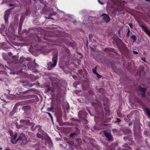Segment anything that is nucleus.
<instances>
[{
    "label": "nucleus",
    "instance_id": "obj_20",
    "mask_svg": "<svg viewBox=\"0 0 150 150\" xmlns=\"http://www.w3.org/2000/svg\"><path fill=\"white\" fill-rule=\"evenodd\" d=\"M112 68L114 71L117 74H118V71H121V69H116L115 68H114V67H112Z\"/></svg>",
    "mask_w": 150,
    "mask_h": 150
},
{
    "label": "nucleus",
    "instance_id": "obj_38",
    "mask_svg": "<svg viewBox=\"0 0 150 150\" xmlns=\"http://www.w3.org/2000/svg\"><path fill=\"white\" fill-rule=\"evenodd\" d=\"M34 66H35V69L36 67H38L39 66V65L36 63H35V64H34Z\"/></svg>",
    "mask_w": 150,
    "mask_h": 150
},
{
    "label": "nucleus",
    "instance_id": "obj_47",
    "mask_svg": "<svg viewBox=\"0 0 150 150\" xmlns=\"http://www.w3.org/2000/svg\"><path fill=\"white\" fill-rule=\"evenodd\" d=\"M50 90H51L50 88H48L47 90V91L48 92L50 91Z\"/></svg>",
    "mask_w": 150,
    "mask_h": 150
},
{
    "label": "nucleus",
    "instance_id": "obj_12",
    "mask_svg": "<svg viewBox=\"0 0 150 150\" xmlns=\"http://www.w3.org/2000/svg\"><path fill=\"white\" fill-rule=\"evenodd\" d=\"M85 22V21H83V22L82 23L83 24V25H82V26H84V27H85L87 28H89L90 27V26H92L93 24L92 21H91V22L89 24V23L86 24Z\"/></svg>",
    "mask_w": 150,
    "mask_h": 150
},
{
    "label": "nucleus",
    "instance_id": "obj_28",
    "mask_svg": "<svg viewBox=\"0 0 150 150\" xmlns=\"http://www.w3.org/2000/svg\"><path fill=\"white\" fill-rule=\"evenodd\" d=\"M46 113L48 115L49 117L50 118L52 121L53 122V117L52 116L51 114L48 112H46Z\"/></svg>",
    "mask_w": 150,
    "mask_h": 150
},
{
    "label": "nucleus",
    "instance_id": "obj_19",
    "mask_svg": "<svg viewBox=\"0 0 150 150\" xmlns=\"http://www.w3.org/2000/svg\"><path fill=\"white\" fill-rule=\"evenodd\" d=\"M93 58H94V59L97 61H99V60L100 59V56L98 54L97 56H96L95 55L93 56Z\"/></svg>",
    "mask_w": 150,
    "mask_h": 150
},
{
    "label": "nucleus",
    "instance_id": "obj_24",
    "mask_svg": "<svg viewBox=\"0 0 150 150\" xmlns=\"http://www.w3.org/2000/svg\"><path fill=\"white\" fill-rule=\"evenodd\" d=\"M128 31L127 34V37L128 38L129 37V33H130V29L129 27L128 28Z\"/></svg>",
    "mask_w": 150,
    "mask_h": 150
},
{
    "label": "nucleus",
    "instance_id": "obj_60",
    "mask_svg": "<svg viewBox=\"0 0 150 150\" xmlns=\"http://www.w3.org/2000/svg\"><path fill=\"white\" fill-rule=\"evenodd\" d=\"M81 111H79V114H80V113H81Z\"/></svg>",
    "mask_w": 150,
    "mask_h": 150
},
{
    "label": "nucleus",
    "instance_id": "obj_36",
    "mask_svg": "<svg viewBox=\"0 0 150 150\" xmlns=\"http://www.w3.org/2000/svg\"><path fill=\"white\" fill-rule=\"evenodd\" d=\"M96 75L97 77H98V78H100L102 77L101 75H99L97 73H96Z\"/></svg>",
    "mask_w": 150,
    "mask_h": 150
},
{
    "label": "nucleus",
    "instance_id": "obj_59",
    "mask_svg": "<svg viewBox=\"0 0 150 150\" xmlns=\"http://www.w3.org/2000/svg\"><path fill=\"white\" fill-rule=\"evenodd\" d=\"M2 149V147H0V150H1Z\"/></svg>",
    "mask_w": 150,
    "mask_h": 150
},
{
    "label": "nucleus",
    "instance_id": "obj_35",
    "mask_svg": "<svg viewBox=\"0 0 150 150\" xmlns=\"http://www.w3.org/2000/svg\"><path fill=\"white\" fill-rule=\"evenodd\" d=\"M121 121V120L119 118H117L116 119V120L115 121V123H117Z\"/></svg>",
    "mask_w": 150,
    "mask_h": 150
},
{
    "label": "nucleus",
    "instance_id": "obj_48",
    "mask_svg": "<svg viewBox=\"0 0 150 150\" xmlns=\"http://www.w3.org/2000/svg\"><path fill=\"white\" fill-rule=\"evenodd\" d=\"M99 107L100 109L101 110L102 109V108L101 107V106H100V105H99Z\"/></svg>",
    "mask_w": 150,
    "mask_h": 150
},
{
    "label": "nucleus",
    "instance_id": "obj_39",
    "mask_svg": "<svg viewBox=\"0 0 150 150\" xmlns=\"http://www.w3.org/2000/svg\"><path fill=\"white\" fill-rule=\"evenodd\" d=\"M129 26H130V27L131 28H133V25L132 23H129Z\"/></svg>",
    "mask_w": 150,
    "mask_h": 150
},
{
    "label": "nucleus",
    "instance_id": "obj_37",
    "mask_svg": "<svg viewBox=\"0 0 150 150\" xmlns=\"http://www.w3.org/2000/svg\"><path fill=\"white\" fill-rule=\"evenodd\" d=\"M141 60L143 61H144L145 62H146V61L145 59V58L144 57H142Z\"/></svg>",
    "mask_w": 150,
    "mask_h": 150
},
{
    "label": "nucleus",
    "instance_id": "obj_3",
    "mask_svg": "<svg viewBox=\"0 0 150 150\" xmlns=\"http://www.w3.org/2000/svg\"><path fill=\"white\" fill-rule=\"evenodd\" d=\"M14 8V7L10 8L6 10L5 12V15L4 17V19L6 23H8V18L12 10Z\"/></svg>",
    "mask_w": 150,
    "mask_h": 150
},
{
    "label": "nucleus",
    "instance_id": "obj_1",
    "mask_svg": "<svg viewBox=\"0 0 150 150\" xmlns=\"http://www.w3.org/2000/svg\"><path fill=\"white\" fill-rule=\"evenodd\" d=\"M58 59V53H56L54 54L52 56V61L53 64H51V62H49L47 65L48 69L49 70H50L52 68L55 67L57 65Z\"/></svg>",
    "mask_w": 150,
    "mask_h": 150
},
{
    "label": "nucleus",
    "instance_id": "obj_11",
    "mask_svg": "<svg viewBox=\"0 0 150 150\" xmlns=\"http://www.w3.org/2000/svg\"><path fill=\"white\" fill-rule=\"evenodd\" d=\"M20 122L21 123L24 125H28L30 123L28 120L22 119L20 120Z\"/></svg>",
    "mask_w": 150,
    "mask_h": 150
},
{
    "label": "nucleus",
    "instance_id": "obj_30",
    "mask_svg": "<svg viewBox=\"0 0 150 150\" xmlns=\"http://www.w3.org/2000/svg\"><path fill=\"white\" fill-rule=\"evenodd\" d=\"M54 109V107L53 106H52L50 108H48L47 109V111H52V110H53Z\"/></svg>",
    "mask_w": 150,
    "mask_h": 150
},
{
    "label": "nucleus",
    "instance_id": "obj_2",
    "mask_svg": "<svg viewBox=\"0 0 150 150\" xmlns=\"http://www.w3.org/2000/svg\"><path fill=\"white\" fill-rule=\"evenodd\" d=\"M25 64L24 65L25 66L27 65L28 67V69L30 70H33V72L34 73H36L37 71L35 69V66H34V64L33 62H29L26 63H25Z\"/></svg>",
    "mask_w": 150,
    "mask_h": 150
},
{
    "label": "nucleus",
    "instance_id": "obj_62",
    "mask_svg": "<svg viewBox=\"0 0 150 150\" xmlns=\"http://www.w3.org/2000/svg\"><path fill=\"white\" fill-rule=\"evenodd\" d=\"M132 124V123H130L129 124V125H131Z\"/></svg>",
    "mask_w": 150,
    "mask_h": 150
},
{
    "label": "nucleus",
    "instance_id": "obj_44",
    "mask_svg": "<svg viewBox=\"0 0 150 150\" xmlns=\"http://www.w3.org/2000/svg\"><path fill=\"white\" fill-rule=\"evenodd\" d=\"M148 133V132L147 131H145L144 132L145 134L146 135Z\"/></svg>",
    "mask_w": 150,
    "mask_h": 150
},
{
    "label": "nucleus",
    "instance_id": "obj_34",
    "mask_svg": "<svg viewBox=\"0 0 150 150\" xmlns=\"http://www.w3.org/2000/svg\"><path fill=\"white\" fill-rule=\"evenodd\" d=\"M88 37H89V40L90 41L91 40V39L93 37V35L91 34H89V35Z\"/></svg>",
    "mask_w": 150,
    "mask_h": 150
},
{
    "label": "nucleus",
    "instance_id": "obj_53",
    "mask_svg": "<svg viewBox=\"0 0 150 150\" xmlns=\"http://www.w3.org/2000/svg\"><path fill=\"white\" fill-rule=\"evenodd\" d=\"M88 45V41H87L86 43V45L87 46Z\"/></svg>",
    "mask_w": 150,
    "mask_h": 150
},
{
    "label": "nucleus",
    "instance_id": "obj_7",
    "mask_svg": "<svg viewBox=\"0 0 150 150\" xmlns=\"http://www.w3.org/2000/svg\"><path fill=\"white\" fill-rule=\"evenodd\" d=\"M103 133L106 137L108 139V141H113L112 135L110 133L105 130L103 132Z\"/></svg>",
    "mask_w": 150,
    "mask_h": 150
},
{
    "label": "nucleus",
    "instance_id": "obj_5",
    "mask_svg": "<svg viewBox=\"0 0 150 150\" xmlns=\"http://www.w3.org/2000/svg\"><path fill=\"white\" fill-rule=\"evenodd\" d=\"M10 134V136H11V138L12 139H11V142L13 144H15L16 142V141L15 142H14V141L16 139L17 136V133L16 132H15L14 134L12 131H10L9 132Z\"/></svg>",
    "mask_w": 150,
    "mask_h": 150
},
{
    "label": "nucleus",
    "instance_id": "obj_56",
    "mask_svg": "<svg viewBox=\"0 0 150 150\" xmlns=\"http://www.w3.org/2000/svg\"><path fill=\"white\" fill-rule=\"evenodd\" d=\"M74 118H71V120H74Z\"/></svg>",
    "mask_w": 150,
    "mask_h": 150
},
{
    "label": "nucleus",
    "instance_id": "obj_46",
    "mask_svg": "<svg viewBox=\"0 0 150 150\" xmlns=\"http://www.w3.org/2000/svg\"><path fill=\"white\" fill-rule=\"evenodd\" d=\"M8 54L10 56H11L12 54V53H11V52H9Z\"/></svg>",
    "mask_w": 150,
    "mask_h": 150
},
{
    "label": "nucleus",
    "instance_id": "obj_64",
    "mask_svg": "<svg viewBox=\"0 0 150 150\" xmlns=\"http://www.w3.org/2000/svg\"><path fill=\"white\" fill-rule=\"evenodd\" d=\"M129 116V114H128V115H127V117H128Z\"/></svg>",
    "mask_w": 150,
    "mask_h": 150
},
{
    "label": "nucleus",
    "instance_id": "obj_4",
    "mask_svg": "<svg viewBox=\"0 0 150 150\" xmlns=\"http://www.w3.org/2000/svg\"><path fill=\"white\" fill-rule=\"evenodd\" d=\"M21 140L22 141L23 144H25L27 142V139L25 135L23 133L20 134V136L17 140L16 141V142H17L18 141Z\"/></svg>",
    "mask_w": 150,
    "mask_h": 150
},
{
    "label": "nucleus",
    "instance_id": "obj_9",
    "mask_svg": "<svg viewBox=\"0 0 150 150\" xmlns=\"http://www.w3.org/2000/svg\"><path fill=\"white\" fill-rule=\"evenodd\" d=\"M103 19L104 21L106 23L109 22L110 20V18L109 16L106 14L103 13L102 15Z\"/></svg>",
    "mask_w": 150,
    "mask_h": 150
},
{
    "label": "nucleus",
    "instance_id": "obj_61",
    "mask_svg": "<svg viewBox=\"0 0 150 150\" xmlns=\"http://www.w3.org/2000/svg\"><path fill=\"white\" fill-rule=\"evenodd\" d=\"M145 142H146V143H147V141L146 139L145 140Z\"/></svg>",
    "mask_w": 150,
    "mask_h": 150
},
{
    "label": "nucleus",
    "instance_id": "obj_42",
    "mask_svg": "<svg viewBox=\"0 0 150 150\" xmlns=\"http://www.w3.org/2000/svg\"><path fill=\"white\" fill-rule=\"evenodd\" d=\"M9 6H14V4H11V3H10L9 4Z\"/></svg>",
    "mask_w": 150,
    "mask_h": 150
},
{
    "label": "nucleus",
    "instance_id": "obj_27",
    "mask_svg": "<svg viewBox=\"0 0 150 150\" xmlns=\"http://www.w3.org/2000/svg\"><path fill=\"white\" fill-rule=\"evenodd\" d=\"M15 113V111L14 109H13L12 111H11L9 113V115L10 116H13V115Z\"/></svg>",
    "mask_w": 150,
    "mask_h": 150
},
{
    "label": "nucleus",
    "instance_id": "obj_41",
    "mask_svg": "<svg viewBox=\"0 0 150 150\" xmlns=\"http://www.w3.org/2000/svg\"><path fill=\"white\" fill-rule=\"evenodd\" d=\"M133 54H138V52L137 51H133Z\"/></svg>",
    "mask_w": 150,
    "mask_h": 150
},
{
    "label": "nucleus",
    "instance_id": "obj_22",
    "mask_svg": "<svg viewBox=\"0 0 150 150\" xmlns=\"http://www.w3.org/2000/svg\"><path fill=\"white\" fill-rule=\"evenodd\" d=\"M98 91L100 93L103 94L104 93V90L103 89L101 88L99 89Z\"/></svg>",
    "mask_w": 150,
    "mask_h": 150
},
{
    "label": "nucleus",
    "instance_id": "obj_43",
    "mask_svg": "<svg viewBox=\"0 0 150 150\" xmlns=\"http://www.w3.org/2000/svg\"><path fill=\"white\" fill-rule=\"evenodd\" d=\"M98 2H99V3L101 4H103V3H102L100 1V0H98Z\"/></svg>",
    "mask_w": 150,
    "mask_h": 150
},
{
    "label": "nucleus",
    "instance_id": "obj_10",
    "mask_svg": "<svg viewBox=\"0 0 150 150\" xmlns=\"http://www.w3.org/2000/svg\"><path fill=\"white\" fill-rule=\"evenodd\" d=\"M103 51L105 52H107V53H110L112 54V52H115V50L113 48H105Z\"/></svg>",
    "mask_w": 150,
    "mask_h": 150
},
{
    "label": "nucleus",
    "instance_id": "obj_40",
    "mask_svg": "<svg viewBox=\"0 0 150 150\" xmlns=\"http://www.w3.org/2000/svg\"><path fill=\"white\" fill-rule=\"evenodd\" d=\"M94 106L95 107V109L96 110V111H97V112H100V110H97V108H96V104L94 105Z\"/></svg>",
    "mask_w": 150,
    "mask_h": 150
},
{
    "label": "nucleus",
    "instance_id": "obj_49",
    "mask_svg": "<svg viewBox=\"0 0 150 150\" xmlns=\"http://www.w3.org/2000/svg\"><path fill=\"white\" fill-rule=\"evenodd\" d=\"M27 60H28V61H30V58H27Z\"/></svg>",
    "mask_w": 150,
    "mask_h": 150
},
{
    "label": "nucleus",
    "instance_id": "obj_17",
    "mask_svg": "<svg viewBox=\"0 0 150 150\" xmlns=\"http://www.w3.org/2000/svg\"><path fill=\"white\" fill-rule=\"evenodd\" d=\"M15 125L16 126V127L18 129H20L23 127L22 125L21 124H19L17 122H16L15 123Z\"/></svg>",
    "mask_w": 150,
    "mask_h": 150
},
{
    "label": "nucleus",
    "instance_id": "obj_25",
    "mask_svg": "<svg viewBox=\"0 0 150 150\" xmlns=\"http://www.w3.org/2000/svg\"><path fill=\"white\" fill-rule=\"evenodd\" d=\"M97 68V66H96L94 69H92V71L95 74L97 73V72H96Z\"/></svg>",
    "mask_w": 150,
    "mask_h": 150
},
{
    "label": "nucleus",
    "instance_id": "obj_63",
    "mask_svg": "<svg viewBox=\"0 0 150 150\" xmlns=\"http://www.w3.org/2000/svg\"><path fill=\"white\" fill-rule=\"evenodd\" d=\"M6 150H11L9 149H7Z\"/></svg>",
    "mask_w": 150,
    "mask_h": 150
},
{
    "label": "nucleus",
    "instance_id": "obj_32",
    "mask_svg": "<svg viewBox=\"0 0 150 150\" xmlns=\"http://www.w3.org/2000/svg\"><path fill=\"white\" fill-rule=\"evenodd\" d=\"M146 91H145L143 92H142V97H146Z\"/></svg>",
    "mask_w": 150,
    "mask_h": 150
},
{
    "label": "nucleus",
    "instance_id": "obj_15",
    "mask_svg": "<svg viewBox=\"0 0 150 150\" xmlns=\"http://www.w3.org/2000/svg\"><path fill=\"white\" fill-rule=\"evenodd\" d=\"M123 147L125 148L123 149V150H132L131 148L128 144H125Z\"/></svg>",
    "mask_w": 150,
    "mask_h": 150
},
{
    "label": "nucleus",
    "instance_id": "obj_16",
    "mask_svg": "<svg viewBox=\"0 0 150 150\" xmlns=\"http://www.w3.org/2000/svg\"><path fill=\"white\" fill-rule=\"evenodd\" d=\"M139 91L143 92L145 91H146V88H142L141 86H139Z\"/></svg>",
    "mask_w": 150,
    "mask_h": 150
},
{
    "label": "nucleus",
    "instance_id": "obj_50",
    "mask_svg": "<svg viewBox=\"0 0 150 150\" xmlns=\"http://www.w3.org/2000/svg\"><path fill=\"white\" fill-rule=\"evenodd\" d=\"M121 43H122V44L123 45H124L125 46V44H124V43L123 42H122L121 40Z\"/></svg>",
    "mask_w": 150,
    "mask_h": 150
},
{
    "label": "nucleus",
    "instance_id": "obj_45",
    "mask_svg": "<svg viewBox=\"0 0 150 150\" xmlns=\"http://www.w3.org/2000/svg\"><path fill=\"white\" fill-rule=\"evenodd\" d=\"M66 43L64 41V40H62V41H61V42H60V43Z\"/></svg>",
    "mask_w": 150,
    "mask_h": 150
},
{
    "label": "nucleus",
    "instance_id": "obj_57",
    "mask_svg": "<svg viewBox=\"0 0 150 150\" xmlns=\"http://www.w3.org/2000/svg\"><path fill=\"white\" fill-rule=\"evenodd\" d=\"M52 16V14H50V15H49V16Z\"/></svg>",
    "mask_w": 150,
    "mask_h": 150
},
{
    "label": "nucleus",
    "instance_id": "obj_23",
    "mask_svg": "<svg viewBox=\"0 0 150 150\" xmlns=\"http://www.w3.org/2000/svg\"><path fill=\"white\" fill-rule=\"evenodd\" d=\"M131 38L134 40V41H135L137 40V38L135 35H132L131 36Z\"/></svg>",
    "mask_w": 150,
    "mask_h": 150
},
{
    "label": "nucleus",
    "instance_id": "obj_18",
    "mask_svg": "<svg viewBox=\"0 0 150 150\" xmlns=\"http://www.w3.org/2000/svg\"><path fill=\"white\" fill-rule=\"evenodd\" d=\"M30 125V127H31L30 128H31V130L32 131H34L35 130L37 126H36L34 127H34L35 125L34 124L32 123Z\"/></svg>",
    "mask_w": 150,
    "mask_h": 150
},
{
    "label": "nucleus",
    "instance_id": "obj_51",
    "mask_svg": "<svg viewBox=\"0 0 150 150\" xmlns=\"http://www.w3.org/2000/svg\"><path fill=\"white\" fill-rule=\"evenodd\" d=\"M91 50H92V51H94V49H93V48H91Z\"/></svg>",
    "mask_w": 150,
    "mask_h": 150
},
{
    "label": "nucleus",
    "instance_id": "obj_21",
    "mask_svg": "<svg viewBox=\"0 0 150 150\" xmlns=\"http://www.w3.org/2000/svg\"><path fill=\"white\" fill-rule=\"evenodd\" d=\"M37 137L39 138H41L42 139H43L44 138L43 136L40 134L38 133L37 134Z\"/></svg>",
    "mask_w": 150,
    "mask_h": 150
},
{
    "label": "nucleus",
    "instance_id": "obj_29",
    "mask_svg": "<svg viewBox=\"0 0 150 150\" xmlns=\"http://www.w3.org/2000/svg\"><path fill=\"white\" fill-rule=\"evenodd\" d=\"M146 112L150 116V111L148 108H146Z\"/></svg>",
    "mask_w": 150,
    "mask_h": 150
},
{
    "label": "nucleus",
    "instance_id": "obj_26",
    "mask_svg": "<svg viewBox=\"0 0 150 150\" xmlns=\"http://www.w3.org/2000/svg\"><path fill=\"white\" fill-rule=\"evenodd\" d=\"M125 132H126L125 133L126 134H127L129 133L130 132H131V130L130 129H125Z\"/></svg>",
    "mask_w": 150,
    "mask_h": 150
},
{
    "label": "nucleus",
    "instance_id": "obj_33",
    "mask_svg": "<svg viewBox=\"0 0 150 150\" xmlns=\"http://www.w3.org/2000/svg\"><path fill=\"white\" fill-rule=\"evenodd\" d=\"M12 59L15 61H17V58L16 56H13L12 57Z\"/></svg>",
    "mask_w": 150,
    "mask_h": 150
},
{
    "label": "nucleus",
    "instance_id": "obj_6",
    "mask_svg": "<svg viewBox=\"0 0 150 150\" xmlns=\"http://www.w3.org/2000/svg\"><path fill=\"white\" fill-rule=\"evenodd\" d=\"M74 133H71L70 135V137L72 138L77 136L80 133L79 129L76 127H74Z\"/></svg>",
    "mask_w": 150,
    "mask_h": 150
},
{
    "label": "nucleus",
    "instance_id": "obj_14",
    "mask_svg": "<svg viewBox=\"0 0 150 150\" xmlns=\"http://www.w3.org/2000/svg\"><path fill=\"white\" fill-rule=\"evenodd\" d=\"M31 108L30 106L29 105H26L23 106L22 109L25 112L28 111L29 110H30Z\"/></svg>",
    "mask_w": 150,
    "mask_h": 150
},
{
    "label": "nucleus",
    "instance_id": "obj_54",
    "mask_svg": "<svg viewBox=\"0 0 150 150\" xmlns=\"http://www.w3.org/2000/svg\"><path fill=\"white\" fill-rule=\"evenodd\" d=\"M145 1L150 2V0H144Z\"/></svg>",
    "mask_w": 150,
    "mask_h": 150
},
{
    "label": "nucleus",
    "instance_id": "obj_55",
    "mask_svg": "<svg viewBox=\"0 0 150 150\" xmlns=\"http://www.w3.org/2000/svg\"><path fill=\"white\" fill-rule=\"evenodd\" d=\"M127 138V137H124V139H126Z\"/></svg>",
    "mask_w": 150,
    "mask_h": 150
},
{
    "label": "nucleus",
    "instance_id": "obj_31",
    "mask_svg": "<svg viewBox=\"0 0 150 150\" xmlns=\"http://www.w3.org/2000/svg\"><path fill=\"white\" fill-rule=\"evenodd\" d=\"M24 61V59L22 57H21L19 62L21 63H22Z\"/></svg>",
    "mask_w": 150,
    "mask_h": 150
},
{
    "label": "nucleus",
    "instance_id": "obj_52",
    "mask_svg": "<svg viewBox=\"0 0 150 150\" xmlns=\"http://www.w3.org/2000/svg\"><path fill=\"white\" fill-rule=\"evenodd\" d=\"M76 21H73V22L74 23H76Z\"/></svg>",
    "mask_w": 150,
    "mask_h": 150
},
{
    "label": "nucleus",
    "instance_id": "obj_13",
    "mask_svg": "<svg viewBox=\"0 0 150 150\" xmlns=\"http://www.w3.org/2000/svg\"><path fill=\"white\" fill-rule=\"evenodd\" d=\"M104 109L105 110V114L106 115H110V111L109 109V107L107 105H104Z\"/></svg>",
    "mask_w": 150,
    "mask_h": 150
},
{
    "label": "nucleus",
    "instance_id": "obj_58",
    "mask_svg": "<svg viewBox=\"0 0 150 150\" xmlns=\"http://www.w3.org/2000/svg\"><path fill=\"white\" fill-rule=\"evenodd\" d=\"M35 59L34 60H33V62H34L35 63Z\"/></svg>",
    "mask_w": 150,
    "mask_h": 150
},
{
    "label": "nucleus",
    "instance_id": "obj_8",
    "mask_svg": "<svg viewBox=\"0 0 150 150\" xmlns=\"http://www.w3.org/2000/svg\"><path fill=\"white\" fill-rule=\"evenodd\" d=\"M140 27L144 29L145 32L150 37V30L149 29L144 25L143 24L140 25Z\"/></svg>",
    "mask_w": 150,
    "mask_h": 150
}]
</instances>
